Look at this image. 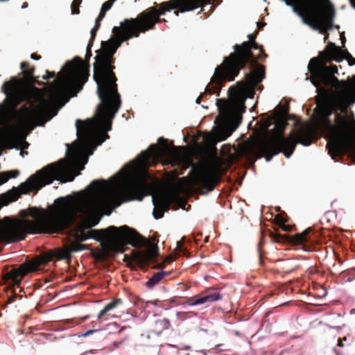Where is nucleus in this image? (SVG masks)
I'll use <instances>...</instances> for the list:
<instances>
[{"label": "nucleus", "mask_w": 355, "mask_h": 355, "mask_svg": "<svg viewBox=\"0 0 355 355\" xmlns=\"http://www.w3.org/2000/svg\"><path fill=\"white\" fill-rule=\"evenodd\" d=\"M257 26L259 29L262 28V27L266 25L265 23L261 24V22H257Z\"/></svg>", "instance_id": "obj_43"}, {"label": "nucleus", "mask_w": 355, "mask_h": 355, "mask_svg": "<svg viewBox=\"0 0 355 355\" xmlns=\"http://www.w3.org/2000/svg\"><path fill=\"white\" fill-rule=\"evenodd\" d=\"M318 123L320 126L326 131H328L331 135V137L334 136V130L335 125L329 119L332 114V110L329 107L323 105L318 107Z\"/></svg>", "instance_id": "obj_19"}, {"label": "nucleus", "mask_w": 355, "mask_h": 355, "mask_svg": "<svg viewBox=\"0 0 355 355\" xmlns=\"http://www.w3.org/2000/svg\"><path fill=\"white\" fill-rule=\"evenodd\" d=\"M172 261H173V258L171 256H169L165 259V262H166V263H171Z\"/></svg>", "instance_id": "obj_42"}, {"label": "nucleus", "mask_w": 355, "mask_h": 355, "mask_svg": "<svg viewBox=\"0 0 355 355\" xmlns=\"http://www.w3.org/2000/svg\"><path fill=\"white\" fill-rule=\"evenodd\" d=\"M162 23H167V20L164 18H161Z\"/></svg>", "instance_id": "obj_47"}, {"label": "nucleus", "mask_w": 355, "mask_h": 355, "mask_svg": "<svg viewBox=\"0 0 355 355\" xmlns=\"http://www.w3.org/2000/svg\"><path fill=\"white\" fill-rule=\"evenodd\" d=\"M82 0H73L71 5V14L78 15L80 13L79 6Z\"/></svg>", "instance_id": "obj_32"}, {"label": "nucleus", "mask_w": 355, "mask_h": 355, "mask_svg": "<svg viewBox=\"0 0 355 355\" xmlns=\"http://www.w3.org/2000/svg\"><path fill=\"white\" fill-rule=\"evenodd\" d=\"M46 75L42 76V78L46 80H49V78H55L56 76V73L54 71H49L46 70Z\"/></svg>", "instance_id": "obj_34"}, {"label": "nucleus", "mask_w": 355, "mask_h": 355, "mask_svg": "<svg viewBox=\"0 0 355 355\" xmlns=\"http://www.w3.org/2000/svg\"><path fill=\"white\" fill-rule=\"evenodd\" d=\"M106 182L104 180L102 182L98 180H94L91 182L89 187L94 192H101L105 189Z\"/></svg>", "instance_id": "obj_28"}, {"label": "nucleus", "mask_w": 355, "mask_h": 355, "mask_svg": "<svg viewBox=\"0 0 355 355\" xmlns=\"http://www.w3.org/2000/svg\"><path fill=\"white\" fill-rule=\"evenodd\" d=\"M154 5L140 12L137 17L125 19L119 26H114L112 28L113 38L103 41L101 48L96 51L93 78L97 84V94L101 103L96 110V123L102 132L93 135L90 123L80 119L76 122L78 137L83 136L89 155L93 153L95 146L109 138L107 132L112 129V120L121 105L117 78L114 72L116 68L114 55L117 49L123 42L155 29L157 24L162 23L161 16L167 12L177 8H180L182 12L194 10L200 6V0H169L160 3H154Z\"/></svg>", "instance_id": "obj_1"}, {"label": "nucleus", "mask_w": 355, "mask_h": 355, "mask_svg": "<svg viewBox=\"0 0 355 355\" xmlns=\"http://www.w3.org/2000/svg\"><path fill=\"white\" fill-rule=\"evenodd\" d=\"M275 223L280 226L283 223H286L288 220V218L285 212L280 213L279 214H277L275 217Z\"/></svg>", "instance_id": "obj_30"}, {"label": "nucleus", "mask_w": 355, "mask_h": 355, "mask_svg": "<svg viewBox=\"0 0 355 355\" xmlns=\"http://www.w3.org/2000/svg\"><path fill=\"white\" fill-rule=\"evenodd\" d=\"M345 38L344 37V38L343 39V43L344 42V41H345Z\"/></svg>", "instance_id": "obj_52"}, {"label": "nucleus", "mask_w": 355, "mask_h": 355, "mask_svg": "<svg viewBox=\"0 0 355 355\" xmlns=\"http://www.w3.org/2000/svg\"><path fill=\"white\" fill-rule=\"evenodd\" d=\"M170 326V322L166 319H160L155 321L150 331L156 336H159L161 333L167 329Z\"/></svg>", "instance_id": "obj_24"}, {"label": "nucleus", "mask_w": 355, "mask_h": 355, "mask_svg": "<svg viewBox=\"0 0 355 355\" xmlns=\"http://www.w3.org/2000/svg\"><path fill=\"white\" fill-rule=\"evenodd\" d=\"M271 120L275 123V127L272 130V135L260 140L254 146L257 157H265L267 162L280 153L289 158L297 144L308 146L318 137V130L313 125L302 127L296 134L292 131L288 137H285L284 132L288 124L287 119L272 116Z\"/></svg>", "instance_id": "obj_6"}, {"label": "nucleus", "mask_w": 355, "mask_h": 355, "mask_svg": "<svg viewBox=\"0 0 355 355\" xmlns=\"http://www.w3.org/2000/svg\"><path fill=\"white\" fill-rule=\"evenodd\" d=\"M279 227L284 232H291L293 229L292 225H286V223H283L279 226Z\"/></svg>", "instance_id": "obj_38"}, {"label": "nucleus", "mask_w": 355, "mask_h": 355, "mask_svg": "<svg viewBox=\"0 0 355 355\" xmlns=\"http://www.w3.org/2000/svg\"><path fill=\"white\" fill-rule=\"evenodd\" d=\"M217 105L220 110V114L224 121L232 119L241 120V114L245 112V106L243 100L237 101L234 103H230L225 100L218 99Z\"/></svg>", "instance_id": "obj_16"}, {"label": "nucleus", "mask_w": 355, "mask_h": 355, "mask_svg": "<svg viewBox=\"0 0 355 355\" xmlns=\"http://www.w3.org/2000/svg\"><path fill=\"white\" fill-rule=\"evenodd\" d=\"M37 270V265L34 263L25 262L20 265L17 268H13L7 272L4 276L3 279L12 287L14 296L9 298V302H12L14 298L17 296L16 288H19V285L23 278L29 272H33Z\"/></svg>", "instance_id": "obj_15"}, {"label": "nucleus", "mask_w": 355, "mask_h": 355, "mask_svg": "<svg viewBox=\"0 0 355 355\" xmlns=\"http://www.w3.org/2000/svg\"><path fill=\"white\" fill-rule=\"evenodd\" d=\"M345 340H347V338L346 337H343V338H339L338 340L337 346L338 347H343L344 345H343V342L345 341Z\"/></svg>", "instance_id": "obj_39"}, {"label": "nucleus", "mask_w": 355, "mask_h": 355, "mask_svg": "<svg viewBox=\"0 0 355 355\" xmlns=\"http://www.w3.org/2000/svg\"><path fill=\"white\" fill-rule=\"evenodd\" d=\"M112 3L111 2L109 1V0L107 1H105L103 5H102V7H101V10H104V11H107L108 10L110 9V8L112 7Z\"/></svg>", "instance_id": "obj_37"}, {"label": "nucleus", "mask_w": 355, "mask_h": 355, "mask_svg": "<svg viewBox=\"0 0 355 355\" xmlns=\"http://www.w3.org/2000/svg\"><path fill=\"white\" fill-rule=\"evenodd\" d=\"M289 107L288 105L279 106L278 110H277L272 115L275 118H284L287 119L288 114Z\"/></svg>", "instance_id": "obj_29"}, {"label": "nucleus", "mask_w": 355, "mask_h": 355, "mask_svg": "<svg viewBox=\"0 0 355 355\" xmlns=\"http://www.w3.org/2000/svg\"><path fill=\"white\" fill-rule=\"evenodd\" d=\"M170 274L169 272L166 271H159L156 273H155L146 283V286L148 288H152L155 285L158 284L160 281L166 275H168Z\"/></svg>", "instance_id": "obj_25"}, {"label": "nucleus", "mask_w": 355, "mask_h": 355, "mask_svg": "<svg viewBox=\"0 0 355 355\" xmlns=\"http://www.w3.org/2000/svg\"><path fill=\"white\" fill-rule=\"evenodd\" d=\"M257 32L248 35V41L233 46L234 51L224 58L223 62L215 69L214 80L218 85L223 80L232 81L239 75L240 71L247 64L251 71L245 74L246 83L248 87L254 89L266 77V67L258 64V60L267 58L262 46L256 41Z\"/></svg>", "instance_id": "obj_5"}, {"label": "nucleus", "mask_w": 355, "mask_h": 355, "mask_svg": "<svg viewBox=\"0 0 355 355\" xmlns=\"http://www.w3.org/2000/svg\"><path fill=\"white\" fill-rule=\"evenodd\" d=\"M19 175L18 170H12L0 173V185L6 182L10 178H15Z\"/></svg>", "instance_id": "obj_27"}, {"label": "nucleus", "mask_w": 355, "mask_h": 355, "mask_svg": "<svg viewBox=\"0 0 355 355\" xmlns=\"http://www.w3.org/2000/svg\"><path fill=\"white\" fill-rule=\"evenodd\" d=\"M287 6H291L293 11L302 17L304 24L326 34L324 42L328 39L327 31L333 28L336 11L329 0H315V3L300 6L297 0H282Z\"/></svg>", "instance_id": "obj_8"}, {"label": "nucleus", "mask_w": 355, "mask_h": 355, "mask_svg": "<svg viewBox=\"0 0 355 355\" xmlns=\"http://www.w3.org/2000/svg\"><path fill=\"white\" fill-rule=\"evenodd\" d=\"M223 295L217 288H208L201 292L198 295L187 299V303L190 306H197L207 303H211L221 300Z\"/></svg>", "instance_id": "obj_18"}, {"label": "nucleus", "mask_w": 355, "mask_h": 355, "mask_svg": "<svg viewBox=\"0 0 355 355\" xmlns=\"http://www.w3.org/2000/svg\"><path fill=\"white\" fill-rule=\"evenodd\" d=\"M312 232L311 228H308L305 230L300 234H296L295 235H284L282 236L278 233L271 232V236L275 239L277 241H280V239L285 240L293 245H302L304 243L307 242L310 239V234Z\"/></svg>", "instance_id": "obj_20"}, {"label": "nucleus", "mask_w": 355, "mask_h": 355, "mask_svg": "<svg viewBox=\"0 0 355 355\" xmlns=\"http://www.w3.org/2000/svg\"><path fill=\"white\" fill-rule=\"evenodd\" d=\"M145 193V185L140 181H135L120 184L115 190L107 194V198L119 206L123 202L142 200Z\"/></svg>", "instance_id": "obj_12"}, {"label": "nucleus", "mask_w": 355, "mask_h": 355, "mask_svg": "<svg viewBox=\"0 0 355 355\" xmlns=\"http://www.w3.org/2000/svg\"><path fill=\"white\" fill-rule=\"evenodd\" d=\"M116 0H109L110 2H111L112 4L114 1H116Z\"/></svg>", "instance_id": "obj_50"}, {"label": "nucleus", "mask_w": 355, "mask_h": 355, "mask_svg": "<svg viewBox=\"0 0 355 355\" xmlns=\"http://www.w3.org/2000/svg\"><path fill=\"white\" fill-rule=\"evenodd\" d=\"M177 202L180 207L185 205V202L178 194L168 192L159 193L153 197L154 205L153 216L156 219L163 217L164 212L168 211L172 203Z\"/></svg>", "instance_id": "obj_14"}, {"label": "nucleus", "mask_w": 355, "mask_h": 355, "mask_svg": "<svg viewBox=\"0 0 355 355\" xmlns=\"http://www.w3.org/2000/svg\"><path fill=\"white\" fill-rule=\"evenodd\" d=\"M158 142L162 146V152H160L157 145H150L148 149L143 152L139 157L141 164L146 165L151 160L158 159L161 156V154L166 153L168 151L169 146L167 144V139L160 137L158 139Z\"/></svg>", "instance_id": "obj_17"}, {"label": "nucleus", "mask_w": 355, "mask_h": 355, "mask_svg": "<svg viewBox=\"0 0 355 355\" xmlns=\"http://www.w3.org/2000/svg\"><path fill=\"white\" fill-rule=\"evenodd\" d=\"M344 57L347 60L349 65L350 62L355 60L348 51H343L340 46L329 42L325 51L320 52L318 57L311 58L308 65V70L311 73L309 79L313 85L319 87L322 84L327 87H331L338 83V80L334 76L338 73L337 66L328 67L325 62L330 60L340 62Z\"/></svg>", "instance_id": "obj_7"}, {"label": "nucleus", "mask_w": 355, "mask_h": 355, "mask_svg": "<svg viewBox=\"0 0 355 355\" xmlns=\"http://www.w3.org/2000/svg\"><path fill=\"white\" fill-rule=\"evenodd\" d=\"M17 191L10 190L5 195L0 196V204L2 206L6 205L9 202L15 201L19 196Z\"/></svg>", "instance_id": "obj_26"}, {"label": "nucleus", "mask_w": 355, "mask_h": 355, "mask_svg": "<svg viewBox=\"0 0 355 355\" xmlns=\"http://www.w3.org/2000/svg\"><path fill=\"white\" fill-rule=\"evenodd\" d=\"M105 13H106V11H104L101 9V12H100L98 17L96 18L95 23H96V24L98 23L101 25V21L104 18Z\"/></svg>", "instance_id": "obj_35"}, {"label": "nucleus", "mask_w": 355, "mask_h": 355, "mask_svg": "<svg viewBox=\"0 0 355 355\" xmlns=\"http://www.w3.org/2000/svg\"><path fill=\"white\" fill-rule=\"evenodd\" d=\"M121 343H122V342H119V343H116V342H115V343H114V345H115L116 347H119V345L120 344H121Z\"/></svg>", "instance_id": "obj_48"}, {"label": "nucleus", "mask_w": 355, "mask_h": 355, "mask_svg": "<svg viewBox=\"0 0 355 355\" xmlns=\"http://www.w3.org/2000/svg\"><path fill=\"white\" fill-rule=\"evenodd\" d=\"M180 8H177L174 9V10H175V11H174V14H175L176 16H178V15H179V14H180V12H182L180 11Z\"/></svg>", "instance_id": "obj_41"}, {"label": "nucleus", "mask_w": 355, "mask_h": 355, "mask_svg": "<svg viewBox=\"0 0 355 355\" xmlns=\"http://www.w3.org/2000/svg\"><path fill=\"white\" fill-rule=\"evenodd\" d=\"M208 241V237H206L205 238V242H207Z\"/></svg>", "instance_id": "obj_51"}, {"label": "nucleus", "mask_w": 355, "mask_h": 355, "mask_svg": "<svg viewBox=\"0 0 355 355\" xmlns=\"http://www.w3.org/2000/svg\"><path fill=\"white\" fill-rule=\"evenodd\" d=\"M22 78L12 77L4 83L1 90L6 96L4 103L0 104V110L3 114H8L15 111L17 107L28 97V87L35 85L42 86L44 83L34 76L35 67H31L28 62H22L20 64Z\"/></svg>", "instance_id": "obj_9"}, {"label": "nucleus", "mask_w": 355, "mask_h": 355, "mask_svg": "<svg viewBox=\"0 0 355 355\" xmlns=\"http://www.w3.org/2000/svg\"><path fill=\"white\" fill-rule=\"evenodd\" d=\"M259 259H260V261L261 262L262 261V255L261 254H259Z\"/></svg>", "instance_id": "obj_49"}, {"label": "nucleus", "mask_w": 355, "mask_h": 355, "mask_svg": "<svg viewBox=\"0 0 355 355\" xmlns=\"http://www.w3.org/2000/svg\"><path fill=\"white\" fill-rule=\"evenodd\" d=\"M349 1L352 6L355 8V0H349Z\"/></svg>", "instance_id": "obj_45"}, {"label": "nucleus", "mask_w": 355, "mask_h": 355, "mask_svg": "<svg viewBox=\"0 0 355 355\" xmlns=\"http://www.w3.org/2000/svg\"><path fill=\"white\" fill-rule=\"evenodd\" d=\"M123 304V300L121 298H116L112 302L106 304L104 308L98 314V319L102 321H105L110 319V315L109 312L117 308Z\"/></svg>", "instance_id": "obj_21"}, {"label": "nucleus", "mask_w": 355, "mask_h": 355, "mask_svg": "<svg viewBox=\"0 0 355 355\" xmlns=\"http://www.w3.org/2000/svg\"><path fill=\"white\" fill-rule=\"evenodd\" d=\"M81 211L85 216V218L72 230L76 242L71 244V251L78 252L85 250V245L80 242L89 239L103 241L112 238L113 241L110 248L116 253H123L126 244H130L135 248L148 246V249L146 250H133L132 252L130 259L138 266L141 268L148 266L150 261L155 260L159 254L157 246L148 241L136 230L126 225L119 228L115 226H110L106 229H91L96 226L101 220L98 212V200L96 198L92 197L86 199L83 202Z\"/></svg>", "instance_id": "obj_2"}, {"label": "nucleus", "mask_w": 355, "mask_h": 355, "mask_svg": "<svg viewBox=\"0 0 355 355\" xmlns=\"http://www.w3.org/2000/svg\"><path fill=\"white\" fill-rule=\"evenodd\" d=\"M311 2H313V3H316L315 2V0H297V3L300 6H302L304 5L305 6L311 3Z\"/></svg>", "instance_id": "obj_36"}, {"label": "nucleus", "mask_w": 355, "mask_h": 355, "mask_svg": "<svg viewBox=\"0 0 355 355\" xmlns=\"http://www.w3.org/2000/svg\"><path fill=\"white\" fill-rule=\"evenodd\" d=\"M190 348H191V347H190V346L187 345V346H185V347H183V349L189 350V349H190Z\"/></svg>", "instance_id": "obj_46"}, {"label": "nucleus", "mask_w": 355, "mask_h": 355, "mask_svg": "<svg viewBox=\"0 0 355 355\" xmlns=\"http://www.w3.org/2000/svg\"><path fill=\"white\" fill-rule=\"evenodd\" d=\"M232 132L228 130H222L216 132L214 135H207L204 139L207 143H210L215 145L217 142L225 141L230 135Z\"/></svg>", "instance_id": "obj_23"}, {"label": "nucleus", "mask_w": 355, "mask_h": 355, "mask_svg": "<svg viewBox=\"0 0 355 355\" xmlns=\"http://www.w3.org/2000/svg\"><path fill=\"white\" fill-rule=\"evenodd\" d=\"M334 352L336 355H354V353L352 352V347L349 345L346 346L344 350L335 348Z\"/></svg>", "instance_id": "obj_31"}, {"label": "nucleus", "mask_w": 355, "mask_h": 355, "mask_svg": "<svg viewBox=\"0 0 355 355\" xmlns=\"http://www.w3.org/2000/svg\"><path fill=\"white\" fill-rule=\"evenodd\" d=\"M78 174L79 173L70 171L69 162L61 159L58 162L47 165L31 175L25 182L20 184L19 189L21 193L38 191L45 185L51 184L54 180L62 182H71Z\"/></svg>", "instance_id": "obj_10"}, {"label": "nucleus", "mask_w": 355, "mask_h": 355, "mask_svg": "<svg viewBox=\"0 0 355 355\" xmlns=\"http://www.w3.org/2000/svg\"><path fill=\"white\" fill-rule=\"evenodd\" d=\"M335 122L334 136L327 144L329 154L333 159L347 153H355V137L347 132V118L340 114H336Z\"/></svg>", "instance_id": "obj_11"}, {"label": "nucleus", "mask_w": 355, "mask_h": 355, "mask_svg": "<svg viewBox=\"0 0 355 355\" xmlns=\"http://www.w3.org/2000/svg\"><path fill=\"white\" fill-rule=\"evenodd\" d=\"M186 355H189V354H187Z\"/></svg>", "instance_id": "obj_53"}, {"label": "nucleus", "mask_w": 355, "mask_h": 355, "mask_svg": "<svg viewBox=\"0 0 355 355\" xmlns=\"http://www.w3.org/2000/svg\"><path fill=\"white\" fill-rule=\"evenodd\" d=\"M215 76V73L214 74V76H212L211 79V82H210V85H208L205 89V92L203 94H201L196 99V103L198 104H200V101H201V99L202 98V96L205 94H216L217 95H219V92L221 89V87H223V82L227 80L229 81L228 80H223L220 83V85H218L217 82L216 81H214V77Z\"/></svg>", "instance_id": "obj_22"}, {"label": "nucleus", "mask_w": 355, "mask_h": 355, "mask_svg": "<svg viewBox=\"0 0 355 355\" xmlns=\"http://www.w3.org/2000/svg\"><path fill=\"white\" fill-rule=\"evenodd\" d=\"M95 331L94 330H89L87 331L85 334H84V336H87L92 334H93Z\"/></svg>", "instance_id": "obj_44"}, {"label": "nucleus", "mask_w": 355, "mask_h": 355, "mask_svg": "<svg viewBox=\"0 0 355 355\" xmlns=\"http://www.w3.org/2000/svg\"><path fill=\"white\" fill-rule=\"evenodd\" d=\"M100 26L101 25L98 23V24L95 23L94 27L91 30V32H90L91 37H90V40H89V42H92V44H93V42L95 40L96 35V32L99 29Z\"/></svg>", "instance_id": "obj_33"}, {"label": "nucleus", "mask_w": 355, "mask_h": 355, "mask_svg": "<svg viewBox=\"0 0 355 355\" xmlns=\"http://www.w3.org/2000/svg\"><path fill=\"white\" fill-rule=\"evenodd\" d=\"M89 42L87 46L85 60L92 56V46ZM89 63L84 62L80 57H75L71 61H67L59 73V78L50 85V96L51 100L41 98L32 108L23 105L20 110V119L25 125H29L37 120L48 116L53 110V101L66 92L73 96L79 92L87 81L89 76Z\"/></svg>", "instance_id": "obj_4"}, {"label": "nucleus", "mask_w": 355, "mask_h": 355, "mask_svg": "<svg viewBox=\"0 0 355 355\" xmlns=\"http://www.w3.org/2000/svg\"><path fill=\"white\" fill-rule=\"evenodd\" d=\"M29 219L5 217L0 224V242L13 243L24 240L26 234L58 233L65 230V197L57 198L48 209L30 207L21 211Z\"/></svg>", "instance_id": "obj_3"}, {"label": "nucleus", "mask_w": 355, "mask_h": 355, "mask_svg": "<svg viewBox=\"0 0 355 355\" xmlns=\"http://www.w3.org/2000/svg\"><path fill=\"white\" fill-rule=\"evenodd\" d=\"M31 58L33 60H39L41 58V56L34 53L31 55Z\"/></svg>", "instance_id": "obj_40"}, {"label": "nucleus", "mask_w": 355, "mask_h": 355, "mask_svg": "<svg viewBox=\"0 0 355 355\" xmlns=\"http://www.w3.org/2000/svg\"><path fill=\"white\" fill-rule=\"evenodd\" d=\"M190 173H193L192 182L198 187L200 193L202 194H207L208 192L213 191L220 180L218 173L211 169H205L195 172L192 169Z\"/></svg>", "instance_id": "obj_13"}]
</instances>
